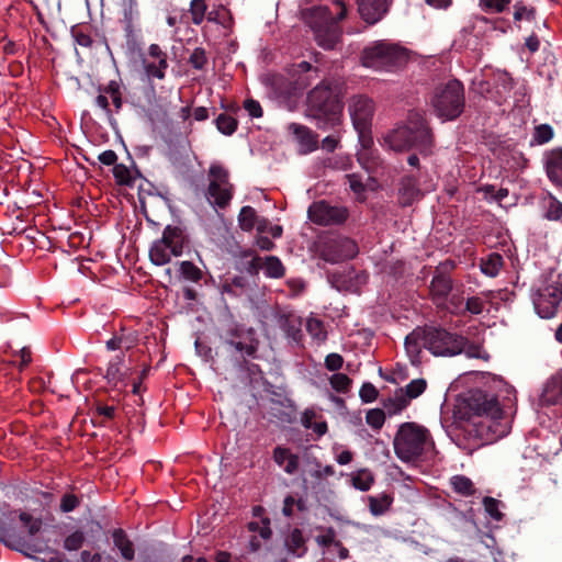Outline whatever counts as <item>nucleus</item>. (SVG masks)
<instances>
[{
    "instance_id": "1",
    "label": "nucleus",
    "mask_w": 562,
    "mask_h": 562,
    "mask_svg": "<svg viewBox=\"0 0 562 562\" xmlns=\"http://www.w3.org/2000/svg\"><path fill=\"white\" fill-rule=\"evenodd\" d=\"M384 140L394 151L416 148L424 156L431 155L435 145L432 131L419 111H411L406 123L393 128Z\"/></svg>"
},
{
    "instance_id": "2",
    "label": "nucleus",
    "mask_w": 562,
    "mask_h": 562,
    "mask_svg": "<svg viewBox=\"0 0 562 562\" xmlns=\"http://www.w3.org/2000/svg\"><path fill=\"white\" fill-rule=\"evenodd\" d=\"M464 404L468 408V419L484 418L479 431L486 440L494 441L507 434V425L502 423L503 408L495 394L480 389L471 390L464 400Z\"/></svg>"
},
{
    "instance_id": "3",
    "label": "nucleus",
    "mask_w": 562,
    "mask_h": 562,
    "mask_svg": "<svg viewBox=\"0 0 562 562\" xmlns=\"http://www.w3.org/2000/svg\"><path fill=\"white\" fill-rule=\"evenodd\" d=\"M411 50L398 42L376 40L363 47L360 64L381 72H396L406 67Z\"/></svg>"
},
{
    "instance_id": "4",
    "label": "nucleus",
    "mask_w": 562,
    "mask_h": 562,
    "mask_svg": "<svg viewBox=\"0 0 562 562\" xmlns=\"http://www.w3.org/2000/svg\"><path fill=\"white\" fill-rule=\"evenodd\" d=\"M3 517L4 520L0 519V540L9 548L21 552L30 549V540L42 529V519L16 509H8Z\"/></svg>"
},
{
    "instance_id": "5",
    "label": "nucleus",
    "mask_w": 562,
    "mask_h": 562,
    "mask_svg": "<svg viewBox=\"0 0 562 562\" xmlns=\"http://www.w3.org/2000/svg\"><path fill=\"white\" fill-rule=\"evenodd\" d=\"M305 113L307 117L316 121L319 130H327L339 123L341 106L329 80H322L307 93Z\"/></svg>"
},
{
    "instance_id": "6",
    "label": "nucleus",
    "mask_w": 562,
    "mask_h": 562,
    "mask_svg": "<svg viewBox=\"0 0 562 562\" xmlns=\"http://www.w3.org/2000/svg\"><path fill=\"white\" fill-rule=\"evenodd\" d=\"M430 432L415 423H404L394 438L396 456L405 462L426 459L434 450Z\"/></svg>"
},
{
    "instance_id": "7",
    "label": "nucleus",
    "mask_w": 562,
    "mask_h": 562,
    "mask_svg": "<svg viewBox=\"0 0 562 562\" xmlns=\"http://www.w3.org/2000/svg\"><path fill=\"white\" fill-rule=\"evenodd\" d=\"M431 104L435 113L442 121H453L459 117L465 105L464 87L458 79L449 80L436 89Z\"/></svg>"
},
{
    "instance_id": "8",
    "label": "nucleus",
    "mask_w": 562,
    "mask_h": 562,
    "mask_svg": "<svg viewBox=\"0 0 562 562\" xmlns=\"http://www.w3.org/2000/svg\"><path fill=\"white\" fill-rule=\"evenodd\" d=\"M209 184L205 196L214 209L225 210L234 196V184L229 180V171L220 162H212L207 171Z\"/></svg>"
},
{
    "instance_id": "9",
    "label": "nucleus",
    "mask_w": 562,
    "mask_h": 562,
    "mask_svg": "<svg viewBox=\"0 0 562 562\" xmlns=\"http://www.w3.org/2000/svg\"><path fill=\"white\" fill-rule=\"evenodd\" d=\"M423 345L434 356L452 357L460 355L467 338L441 327H428L423 330Z\"/></svg>"
},
{
    "instance_id": "10",
    "label": "nucleus",
    "mask_w": 562,
    "mask_h": 562,
    "mask_svg": "<svg viewBox=\"0 0 562 562\" xmlns=\"http://www.w3.org/2000/svg\"><path fill=\"white\" fill-rule=\"evenodd\" d=\"M190 24L202 25L205 21L217 24L224 29L233 25V15L229 8L221 2L209 4L207 0H190L186 10Z\"/></svg>"
},
{
    "instance_id": "11",
    "label": "nucleus",
    "mask_w": 562,
    "mask_h": 562,
    "mask_svg": "<svg viewBox=\"0 0 562 562\" xmlns=\"http://www.w3.org/2000/svg\"><path fill=\"white\" fill-rule=\"evenodd\" d=\"M308 220L318 226H341L349 216L347 206L333 205L326 200L313 202L307 210Z\"/></svg>"
},
{
    "instance_id": "12",
    "label": "nucleus",
    "mask_w": 562,
    "mask_h": 562,
    "mask_svg": "<svg viewBox=\"0 0 562 562\" xmlns=\"http://www.w3.org/2000/svg\"><path fill=\"white\" fill-rule=\"evenodd\" d=\"M226 342L243 358L257 359L260 340L252 327L235 324L227 330Z\"/></svg>"
},
{
    "instance_id": "13",
    "label": "nucleus",
    "mask_w": 562,
    "mask_h": 562,
    "mask_svg": "<svg viewBox=\"0 0 562 562\" xmlns=\"http://www.w3.org/2000/svg\"><path fill=\"white\" fill-rule=\"evenodd\" d=\"M139 334L133 327L121 326L114 330L112 337L105 341L108 351H120L119 355H125V358L133 363L138 361L139 352Z\"/></svg>"
},
{
    "instance_id": "14",
    "label": "nucleus",
    "mask_w": 562,
    "mask_h": 562,
    "mask_svg": "<svg viewBox=\"0 0 562 562\" xmlns=\"http://www.w3.org/2000/svg\"><path fill=\"white\" fill-rule=\"evenodd\" d=\"M133 374V363H126L125 355L114 356L106 366L103 378L106 385L117 395L124 393L130 385V376Z\"/></svg>"
},
{
    "instance_id": "15",
    "label": "nucleus",
    "mask_w": 562,
    "mask_h": 562,
    "mask_svg": "<svg viewBox=\"0 0 562 562\" xmlns=\"http://www.w3.org/2000/svg\"><path fill=\"white\" fill-rule=\"evenodd\" d=\"M533 306L541 318L555 316L562 302V283L553 282L540 288L533 295Z\"/></svg>"
},
{
    "instance_id": "16",
    "label": "nucleus",
    "mask_w": 562,
    "mask_h": 562,
    "mask_svg": "<svg viewBox=\"0 0 562 562\" xmlns=\"http://www.w3.org/2000/svg\"><path fill=\"white\" fill-rule=\"evenodd\" d=\"M357 254V244L347 237L328 239L322 245L319 251L321 258L329 263H339L352 259Z\"/></svg>"
},
{
    "instance_id": "17",
    "label": "nucleus",
    "mask_w": 562,
    "mask_h": 562,
    "mask_svg": "<svg viewBox=\"0 0 562 562\" xmlns=\"http://www.w3.org/2000/svg\"><path fill=\"white\" fill-rule=\"evenodd\" d=\"M334 3L339 7L336 21L327 24L324 27L321 26L316 30H313L315 42L319 47L326 50L335 49L337 44L340 43L342 32L338 23L347 15V8L342 1L336 0Z\"/></svg>"
},
{
    "instance_id": "18",
    "label": "nucleus",
    "mask_w": 562,
    "mask_h": 562,
    "mask_svg": "<svg viewBox=\"0 0 562 562\" xmlns=\"http://www.w3.org/2000/svg\"><path fill=\"white\" fill-rule=\"evenodd\" d=\"M120 23L124 31L127 49L132 53L139 50L142 44V29L139 24V12L134 1H131L124 9Z\"/></svg>"
},
{
    "instance_id": "19",
    "label": "nucleus",
    "mask_w": 562,
    "mask_h": 562,
    "mask_svg": "<svg viewBox=\"0 0 562 562\" xmlns=\"http://www.w3.org/2000/svg\"><path fill=\"white\" fill-rule=\"evenodd\" d=\"M99 94L94 102L104 111L108 117L121 112L123 106L122 83L117 80H110L105 86L98 88Z\"/></svg>"
},
{
    "instance_id": "20",
    "label": "nucleus",
    "mask_w": 562,
    "mask_h": 562,
    "mask_svg": "<svg viewBox=\"0 0 562 562\" xmlns=\"http://www.w3.org/2000/svg\"><path fill=\"white\" fill-rule=\"evenodd\" d=\"M143 69L148 80H162L166 77L168 55L158 44H150L147 53L140 58Z\"/></svg>"
},
{
    "instance_id": "21",
    "label": "nucleus",
    "mask_w": 562,
    "mask_h": 562,
    "mask_svg": "<svg viewBox=\"0 0 562 562\" xmlns=\"http://www.w3.org/2000/svg\"><path fill=\"white\" fill-rule=\"evenodd\" d=\"M349 112L357 132L363 133L370 130L374 114V102L371 98L362 94L353 97L349 104Z\"/></svg>"
},
{
    "instance_id": "22",
    "label": "nucleus",
    "mask_w": 562,
    "mask_h": 562,
    "mask_svg": "<svg viewBox=\"0 0 562 562\" xmlns=\"http://www.w3.org/2000/svg\"><path fill=\"white\" fill-rule=\"evenodd\" d=\"M443 267L453 269L456 263L453 260H446L435 271L429 285V293L434 301L446 300L452 290V279L449 273L441 271Z\"/></svg>"
},
{
    "instance_id": "23",
    "label": "nucleus",
    "mask_w": 562,
    "mask_h": 562,
    "mask_svg": "<svg viewBox=\"0 0 562 562\" xmlns=\"http://www.w3.org/2000/svg\"><path fill=\"white\" fill-rule=\"evenodd\" d=\"M392 0H358L361 19L370 25L381 21L389 12Z\"/></svg>"
},
{
    "instance_id": "24",
    "label": "nucleus",
    "mask_w": 562,
    "mask_h": 562,
    "mask_svg": "<svg viewBox=\"0 0 562 562\" xmlns=\"http://www.w3.org/2000/svg\"><path fill=\"white\" fill-rule=\"evenodd\" d=\"M191 148L187 144L170 145L166 154L173 172L187 175L191 168Z\"/></svg>"
},
{
    "instance_id": "25",
    "label": "nucleus",
    "mask_w": 562,
    "mask_h": 562,
    "mask_svg": "<svg viewBox=\"0 0 562 562\" xmlns=\"http://www.w3.org/2000/svg\"><path fill=\"white\" fill-rule=\"evenodd\" d=\"M543 168L549 181L562 189V148H553L543 155Z\"/></svg>"
},
{
    "instance_id": "26",
    "label": "nucleus",
    "mask_w": 562,
    "mask_h": 562,
    "mask_svg": "<svg viewBox=\"0 0 562 562\" xmlns=\"http://www.w3.org/2000/svg\"><path fill=\"white\" fill-rule=\"evenodd\" d=\"M288 130L297 140L301 154L306 155L318 148V135L310 127L299 123H291Z\"/></svg>"
},
{
    "instance_id": "27",
    "label": "nucleus",
    "mask_w": 562,
    "mask_h": 562,
    "mask_svg": "<svg viewBox=\"0 0 562 562\" xmlns=\"http://www.w3.org/2000/svg\"><path fill=\"white\" fill-rule=\"evenodd\" d=\"M272 459L289 475L296 474L300 469V456L289 447L276 446L272 450Z\"/></svg>"
},
{
    "instance_id": "28",
    "label": "nucleus",
    "mask_w": 562,
    "mask_h": 562,
    "mask_svg": "<svg viewBox=\"0 0 562 562\" xmlns=\"http://www.w3.org/2000/svg\"><path fill=\"white\" fill-rule=\"evenodd\" d=\"M303 20L305 24L313 31L335 22L336 18L333 16L328 7L317 5L304 10Z\"/></svg>"
},
{
    "instance_id": "29",
    "label": "nucleus",
    "mask_w": 562,
    "mask_h": 562,
    "mask_svg": "<svg viewBox=\"0 0 562 562\" xmlns=\"http://www.w3.org/2000/svg\"><path fill=\"white\" fill-rule=\"evenodd\" d=\"M422 191L418 187V181L413 176H405L402 178L398 188V203L401 206L406 207L419 200Z\"/></svg>"
},
{
    "instance_id": "30",
    "label": "nucleus",
    "mask_w": 562,
    "mask_h": 562,
    "mask_svg": "<svg viewBox=\"0 0 562 562\" xmlns=\"http://www.w3.org/2000/svg\"><path fill=\"white\" fill-rule=\"evenodd\" d=\"M160 239L169 247L175 257H179L183 254L187 237L181 227L167 225Z\"/></svg>"
},
{
    "instance_id": "31",
    "label": "nucleus",
    "mask_w": 562,
    "mask_h": 562,
    "mask_svg": "<svg viewBox=\"0 0 562 562\" xmlns=\"http://www.w3.org/2000/svg\"><path fill=\"white\" fill-rule=\"evenodd\" d=\"M542 217L549 222L562 225V202L551 192H547L540 200Z\"/></svg>"
},
{
    "instance_id": "32",
    "label": "nucleus",
    "mask_w": 562,
    "mask_h": 562,
    "mask_svg": "<svg viewBox=\"0 0 562 562\" xmlns=\"http://www.w3.org/2000/svg\"><path fill=\"white\" fill-rule=\"evenodd\" d=\"M113 546L119 550L121 557L125 561H133L135 559V546L130 539L128 535L123 528H115L111 532Z\"/></svg>"
},
{
    "instance_id": "33",
    "label": "nucleus",
    "mask_w": 562,
    "mask_h": 562,
    "mask_svg": "<svg viewBox=\"0 0 562 562\" xmlns=\"http://www.w3.org/2000/svg\"><path fill=\"white\" fill-rule=\"evenodd\" d=\"M394 503L393 493L382 492L376 495H369L367 497V505L372 516L379 517L385 515Z\"/></svg>"
},
{
    "instance_id": "34",
    "label": "nucleus",
    "mask_w": 562,
    "mask_h": 562,
    "mask_svg": "<svg viewBox=\"0 0 562 562\" xmlns=\"http://www.w3.org/2000/svg\"><path fill=\"white\" fill-rule=\"evenodd\" d=\"M514 78L507 71H498L494 77V87L496 88V94L491 98L497 103L503 104L507 99L512 90L514 89Z\"/></svg>"
},
{
    "instance_id": "35",
    "label": "nucleus",
    "mask_w": 562,
    "mask_h": 562,
    "mask_svg": "<svg viewBox=\"0 0 562 562\" xmlns=\"http://www.w3.org/2000/svg\"><path fill=\"white\" fill-rule=\"evenodd\" d=\"M562 449V443L560 437L551 432L547 435L535 447V450L539 456L543 459L549 460L550 458L557 456L559 451Z\"/></svg>"
},
{
    "instance_id": "36",
    "label": "nucleus",
    "mask_w": 562,
    "mask_h": 562,
    "mask_svg": "<svg viewBox=\"0 0 562 562\" xmlns=\"http://www.w3.org/2000/svg\"><path fill=\"white\" fill-rule=\"evenodd\" d=\"M316 412L312 408H307L302 414L301 424L305 429L313 430L317 438H321L327 432L328 426L325 419L321 417L316 420Z\"/></svg>"
},
{
    "instance_id": "37",
    "label": "nucleus",
    "mask_w": 562,
    "mask_h": 562,
    "mask_svg": "<svg viewBox=\"0 0 562 562\" xmlns=\"http://www.w3.org/2000/svg\"><path fill=\"white\" fill-rule=\"evenodd\" d=\"M285 547L289 553L297 558H302L306 554V539L304 538L301 529L294 528L290 531L285 538Z\"/></svg>"
},
{
    "instance_id": "38",
    "label": "nucleus",
    "mask_w": 562,
    "mask_h": 562,
    "mask_svg": "<svg viewBox=\"0 0 562 562\" xmlns=\"http://www.w3.org/2000/svg\"><path fill=\"white\" fill-rule=\"evenodd\" d=\"M349 481L353 488L367 492L374 484V474L370 469L363 468L352 471L349 474Z\"/></svg>"
},
{
    "instance_id": "39",
    "label": "nucleus",
    "mask_w": 562,
    "mask_h": 562,
    "mask_svg": "<svg viewBox=\"0 0 562 562\" xmlns=\"http://www.w3.org/2000/svg\"><path fill=\"white\" fill-rule=\"evenodd\" d=\"M93 29L88 23H78L70 27V35L74 42L85 48H91L93 46Z\"/></svg>"
},
{
    "instance_id": "40",
    "label": "nucleus",
    "mask_w": 562,
    "mask_h": 562,
    "mask_svg": "<svg viewBox=\"0 0 562 562\" xmlns=\"http://www.w3.org/2000/svg\"><path fill=\"white\" fill-rule=\"evenodd\" d=\"M248 286V281L243 276H234L225 278L221 282V292L233 297L240 296L245 293Z\"/></svg>"
},
{
    "instance_id": "41",
    "label": "nucleus",
    "mask_w": 562,
    "mask_h": 562,
    "mask_svg": "<svg viewBox=\"0 0 562 562\" xmlns=\"http://www.w3.org/2000/svg\"><path fill=\"white\" fill-rule=\"evenodd\" d=\"M449 484L452 491L462 497H471L476 493V487L474 486V483L471 481L470 477L463 474L452 475L449 480Z\"/></svg>"
},
{
    "instance_id": "42",
    "label": "nucleus",
    "mask_w": 562,
    "mask_h": 562,
    "mask_svg": "<svg viewBox=\"0 0 562 562\" xmlns=\"http://www.w3.org/2000/svg\"><path fill=\"white\" fill-rule=\"evenodd\" d=\"M504 266V258L498 252H491L481 259L480 268L483 274L494 278L498 276Z\"/></svg>"
},
{
    "instance_id": "43",
    "label": "nucleus",
    "mask_w": 562,
    "mask_h": 562,
    "mask_svg": "<svg viewBox=\"0 0 562 562\" xmlns=\"http://www.w3.org/2000/svg\"><path fill=\"white\" fill-rule=\"evenodd\" d=\"M171 257H175L173 254H171L169 247H167V245L164 241H161V239H158L153 243L149 249V258L154 265H167L171 260Z\"/></svg>"
},
{
    "instance_id": "44",
    "label": "nucleus",
    "mask_w": 562,
    "mask_h": 562,
    "mask_svg": "<svg viewBox=\"0 0 562 562\" xmlns=\"http://www.w3.org/2000/svg\"><path fill=\"white\" fill-rule=\"evenodd\" d=\"M562 400V389L560 387L555 376H551L541 394V402L546 405H555Z\"/></svg>"
},
{
    "instance_id": "45",
    "label": "nucleus",
    "mask_w": 562,
    "mask_h": 562,
    "mask_svg": "<svg viewBox=\"0 0 562 562\" xmlns=\"http://www.w3.org/2000/svg\"><path fill=\"white\" fill-rule=\"evenodd\" d=\"M306 331L312 337V339L316 340L318 344H323L327 339V330L325 324L322 319L317 317H308L306 319Z\"/></svg>"
},
{
    "instance_id": "46",
    "label": "nucleus",
    "mask_w": 562,
    "mask_h": 562,
    "mask_svg": "<svg viewBox=\"0 0 562 562\" xmlns=\"http://www.w3.org/2000/svg\"><path fill=\"white\" fill-rule=\"evenodd\" d=\"M409 404L411 402L405 397V394L398 390L393 397L384 403V407L389 416H394L401 414Z\"/></svg>"
},
{
    "instance_id": "47",
    "label": "nucleus",
    "mask_w": 562,
    "mask_h": 562,
    "mask_svg": "<svg viewBox=\"0 0 562 562\" xmlns=\"http://www.w3.org/2000/svg\"><path fill=\"white\" fill-rule=\"evenodd\" d=\"M256 210L249 205L243 206L238 214V224L244 232H250L254 227H257Z\"/></svg>"
},
{
    "instance_id": "48",
    "label": "nucleus",
    "mask_w": 562,
    "mask_h": 562,
    "mask_svg": "<svg viewBox=\"0 0 562 562\" xmlns=\"http://www.w3.org/2000/svg\"><path fill=\"white\" fill-rule=\"evenodd\" d=\"M188 64L198 71H206L209 56L204 47H195L189 55Z\"/></svg>"
},
{
    "instance_id": "49",
    "label": "nucleus",
    "mask_w": 562,
    "mask_h": 562,
    "mask_svg": "<svg viewBox=\"0 0 562 562\" xmlns=\"http://www.w3.org/2000/svg\"><path fill=\"white\" fill-rule=\"evenodd\" d=\"M554 136V132L549 124H539L535 126L532 137L530 140L531 146L544 145L549 143Z\"/></svg>"
},
{
    "instance_id": "50",
    "label": "nucleus",
    "mask_w": 562,
    "mask_h": 562,
    "mask_svg": "<svg viewBox=\"0 0 562 562\" xmlns=\"http://www.w3.org/2000/svg\"><path fill=\"white\" fill-rule=\"evenodd\" d=\"M215 125L222 134L231 136L237 131L238 121L229 114L221 113L215 119Z\"/></svg>"
},
{
    "instance_id": "51",
    "label": "nucleus",
    "mask_w": 562,
    "mask_h": 562,
    "mask_svg": "<svg viewBox=\"0 0 562 562\" xmlns=\"http://www.w3.org/2000/svg\"><path fill=\"white\" fill-rule=\"evenodd\" d=\"M179 272L183 279L194 283H199L203 279L202 270L189 260L180 262Z\"/></svg>"
},
{
    "instance_id": "52",
    "label": "nucleus",
    "mask_w": 562,
    "mask_h": 562,
    "mask_svg": "<svg viewBox=\"0 0 562 562\" xmlns=\"http://www.w3.org/2000/svg\"><path fill=\"white\" fill-rule=\"evenodd\" d=\"M328 381L330 387L339 394L349 393L352 386V380L346 373L336 372L329 376Z\"/></svg>"
},
{
    "instance_id": "53",
    "label": "nucleus",
    "mask_w": 562,
    "mask_h": 562,
    "mask_svg": "<svg viewBox=\"0 0 562 562\" xmlns=\"http://www.w3.org/2000/svg\"><path fill=\"white\" fill-rule=\"evenodd\" d=\"M265 274L269 278L279 279L285 273L282 261L276 256H269L263 263Z\"/></svg>"
},
{
    "instance_id": "54",
    "label": "nucleus",
    "mask_w": 562,
    "mask_h": 562,
    "mask_svg": "<svg viewBox=\"0 0 562 562\" xmlns=\"http://www.w3.org/2000/svg\"><path fill=\"white\" fill-rule=\"evenodd\" d=\"M113 177L119 186L132 187L136 180L130 168L123 164H116L113 167Z\"/></svg>"
},
{
    "instance_id": "55",
    "label": "nucleus",
    "mask_w": 562,
    "mask_h": 562,
    "mask_svg": "<svg viewBox=\"0 0 562 562\" xmlns=\"http://www.w3.org/2000/svg\"><path fill=\"white\" fill-rule=\"evenodd\" d=\"M482 503H483L484 509L491 520L499 522L504 519V514L501 510V506H502L501 501H498L494 497H491V496H485L483 498Z\"/></svg>"
},
{
    "instance_id": "56",
    "label": "nucleus",
    "mask_w": 562,
    "mask_h": 562,
    "mask_svg": "<svg viewBox=\"0 0 562 562\" xmlns=\"http://www.w3.org/2000/svg\"><path fill=\"white\" fill-rule=\"evenodd\" d=\"M239 369L247 374L250 382L258 383L263 380L265 373L260 366L247 360V358H243V360L239 362Z\"/></svg>"
},
{
    "instance_id": "57",
    "label": "nucleus",
    "mask_w": 562,
    "mask_h": 562,
    "mask_svg": "<svg viewBox=\"0 0 562 562\" xmlns=\"http://www.w3.org/2000/svg\"><path fill=\"white\" fill-rule=\"evenodd\" d=\"M427 387V383L424 379L412 380L405 387L400 391L405 394V397L411 402L412 400L422 395Z\"/></svg>"
},
{
    "instance_id": "58",
    "label": "nucleus",
    "mask_w": 562,
    "mask_h": 562,
    "mask_svg": "<svg viewBox=\"0 0 562 562\" xmlns=\"http://www.w3.org/2000/svg\"><path fill=\"white\" fill-rule=\"evenodd\" d=\"M512 0H479V5L486 13L504 12L510 4Z\"/></svg>"
},
{
    "instance_id": "59",
    "label": "nucleus",
    "mask_w": 562,
    "mask_h": 562,
    "mask_svg": "<svg viewBox=\"0 0 562 562\" xmlns=\"http://www.w3.org/2000/svg\"><path fill=\"white\" fill-rule=\"evenodd\" d=\"M322 533L317 535L315 538L316 543L323 548L328 549L331 547L336 540V530L333 527H317Z\"/></svg>"
},
{
    "instance_id": "60",
    "label": "nucleus",
    "mask_w": 562,
    "mask_h": 562,
    "mask_svg": "<svg viewBox=\"0 0 562 562\" xmlns=\"http://www.w3.org/2000/svg\"><path fill=\"white\" fill-rule=\"evenodd\" d=\"M366 423L373 430H380L385 423V412L382 408L369 409L366 414Z\"/></svg>"
},
{
    "instance_id": "61",
    "label": "nucleus",
    "mask_w": 562,
    "mask_h": 562,
    "mask_svg": "<svg viewBox=\"0 0 562 562\" xmlns=\"http://www.w3.org/2000/svg\"><path fill=\"white\" fill-rule=\"evenodd\" d=\"M248 530L251 532H258L259 538L263 541L269 540L272 536L270 519L267 517L261 519V525L257 521H250L248 524Z\"/></svg>"
},
{
    "instance_id": "62",
    "label": "nucleus",
    "mask_w": 562,
    "mask_h": 562,
    "mask_svg": "<svg viewBox=\"0 0 562 562\" xmlns=\"http://www.w3.org/2000/svg\"><path fill=\"white\" fill-rule=\"evenodd\" d=\"M257 233L260 234H269L272 238H280L283 234V228L281 225L271 224L267 218H260L257 222Z\"/></svg>"
},
{
    "instance_id": "63",
    "label": "nucleus",
    "mask_w": 562,
    "mask_h": 562,
    "mask_svg": "<svg viewBox=\"0 0 562 562\" xmlns=\"http://www.w3.org/2000/svg\"><path fill=\"white\" fill-rule=\"evenodd\" d=\"M536 18V10L527 7L522 1H518L514 5V20L520 22L522 20L532 21Z\"/></svg>"
},
{
    "instance_id": "64",
    "label": "nucleus",
    "mask_w": 562,
    "mask_h": 562,
    "mask_svg": "<svg viewBox=\"0 0 562 562\" xmlns=\"http://www.w3.org/2000/svg\"><path fill=\"white\" fill-rule=\"evenodd\" d=\"M85 541L86 537L83 531L75 530L65 538L64 548L68 551H77L83 546Z\"/></svg>"
}]
</instances>
